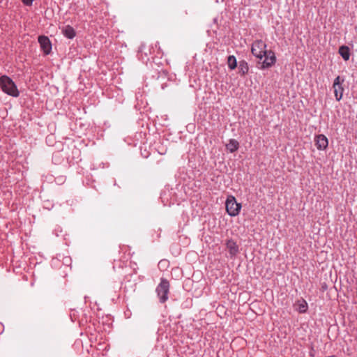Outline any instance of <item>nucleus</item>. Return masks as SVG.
Returning <instances> with one entry per match:
<instances>
[{
	"mask_svg": "<svg viewBox=\"0 0 357 357\" xmlns=\"http://www.w3.org/2000/svg\"><path fill=\"white\" fill-rule=\"evenodd\" d=\"M34 0H22V3L26 6H31Z\"/></svg>",
	"mask_w": 357,
	"mask_h": 357,
	"instance_id": "nucleus-16",
	"label": "nucleus"
},
{
	"mask_svg": "<svg viewBox=\"0 0 357 357\" xmlns=\"http://www.w3.org/2000/svg\"><path fill=\"white\" fill-rule=\"evenodd\" d=\"M329 357H335V356H329Z\"/></svg>",
	"mask_w": 357,
	"mask_h": 357,
	"instance_id": "nucleus-17",
	"label": "nucleus"
},
{
	"mask_svg": "<svg viewBox=\"0 0 357 357\" xmlns=\"http://www.w3.org/2000/svg\"><path fill=\"white\" fill-rule=\"evenodd\" d=\"M226 147L231 153H234L238 150L239 144L237 140L231 139L229 140V143L226 144Z\"/></svg>",
	"mask_w": 357,
	"mask_h": 357,
	"instance_id": "nucleus-11",
	"label": "nucleus"
},
{
	"mask_svg": "<svg viewBox=\"0 0 357 357\" xmlns=\"http://www.w3.org/2000/svg\"><path fill=\"white\" fill-rule=\"evenodd\" d=\"M0 86L2 91L11 96L18 97L20 95L19 91L16 84L10 77L7 75H2L0 77Z\"/></svg>",
	"mask_w": 357,
	"mask_h": 357,
	"instance_id": "nucleus-1",
	"label": "nucleus"
},
{
	"mask_svg": "<svg viewBox=\"0 0 357 357\" xmlns=\"http://www.w3.org/2000/svg\"><path fill=\"white\" fill-rule=\"evenodd\" d=\"M38 43H40L41 50L43 51L44 54L46 55L49 54L52 50V43L48 37L45 36H40L38 37Z\"/></svg>",
	"mask_w": 357,
	"mask_h": 357,
	"instance_id": "nucleus-7",
	"label": "nucleus"
},
{
	"mask_svg": "<svg viewBox=\"0 0 357 357\" xmlns=\"http://www.w3.org/2000/svg\"><path fill=\"white\" fill-rule=\"evenodd\" d=\"M238 70H239V73H241L242 75H245V74H247L248 73V70H249L248 63L245 61H240L239 66H238Z\"/></svg>",
	"mask_w": 357,
	"mask_h": 357,
	"instance_id": "nucleus-13",
	"label": "nucleus"
},
{
	"mask_svg": "<svg viewBox=\"0 0 357 357\" xmlns=\"http://www.w3.org/2000/svg\"><path fill=\"white\" fill-rule=\"evenodd\" d=\"M266 44L261 40L253 43L251 48L252 54L260 60L264 56L266 52Z\"/></svg>",
	"mask_w": 357,
	"mask_h": 357,
	"instance_id": "nucleus-3",
	"label": "nucleus"
},
{
	"mask_svg": "<svg viewBox=\"0 0 357 357\" xmlns=\"http://www.w3.org/2000/svg\"><path fill=\"white\" fill-rule=\"evenodd\" d=\"M60 29L63 35L68 39H73L76 35L75 29L70 25L63 26Z\"/></svg>",
	"mask_w": 357,
	"mask_h": 357,
	"instance_id": "nucleus-10",
	"label": "nucleus"
},
{
	"mask_svg": "<svg viewBox=\"0 0 357 357\" xmlns=\"http://www.w3.org/2000/svg\"><path fill=\"white\" fill-rule=\"evenodd\" d=\"M227 64L230 69L234 70L236 68L237 62L234 56H229L227 59Z\"/></svg>",
	"mask_w": 357,
	"mask_h": 357,
	"instance_id": "nucleus-14",
	"label": "nucleus"
},
{
	"mask_svg": "<svg viewBox=\"0 0 357 357\" xmlns=\"http://www.w3.org/2000/svg\"><path fill=\"white\" fill-rule=\"evenodd\" d=\"M169 282L165 279H162L160 283L156 288V292L161 303H165L168 299L167 294L169 292Z\"/></svg>",
	"mask_w": 357,
	"mask_h": 357,
	"instance_id": "nucleus-4",
	"label": "nucleus"
},
{
	"mask_svg": "<svg viewBox=\"0 0 357 357\" xmlns=\"http://www.w3.org/2000/svg\"><path fill=\"white\" fill-rule=\"evenodd\" d=\"M298 310L300 312H305L307 310V303L303 301V303L299 305Z\"/></svg>",
	"mask_w": 357,
	"mask_h": 357,
	"instance_id": "nucleus-15",
	"label": "nucleus"
},
{
	"mask_svg": "<svg viewBox=\"0 0 357 357\" xmlns=\"http://www.w3.org/2000/svg\"><path fill=\"white\" fill-rule=\"evenodd\" d=\"M315 146L318 150H325L328 145V138L324 135H318L314 137Z\"/></svg>",
	"mask_w": 357,
	"mask_h": 357,
	"instance_id": "nucleus-8",
	"label": "nucleus"
},
{
	"mask_svg": "<svg viewBox=\"0 0 357 357\" xmlns=\"http://www.w3.org/2000/svg\"><path fill=\"white\" fill-rule=\"evenodd\" d=\"M226 211L230 216H236L238 215L241 208V204L237 203L236 198L229 195L227 197L226 203H225Z\"/></svg>",
	"mask_w": 357,
	"mask_h": 357,
	"instance_id": "nucleus-2",
	"label": "nucleus"
},
{
	"mask_svg": "<svg viewBox=\"0 0 357 357\" xmlns=\"http://www.w3.org/2000/svg\"><path fill=\"white\" fill-rule=\"evenodd\" d=\"M226 246L231 257L236 256L239 252L238 245L231 239L227 241Z\"/></svg>",
	"mask_w": 357,
	"mask_h": 357,
	"instance_id": "nucleus-9",
	"label": "nucleus"
},
{
	"mask_svg": "<svg viewBox=\"0 0 357 357\" xmlns=\"http://www.w3.org/2000/svg\"><path fill=\"white\" fill-rule=\"evenodd\" d=\"M344 79L337 76L333 82V88L334 90V95L337 101H340L342 98L344 88L342 84Z\"/></svg>",
	"mask_w": 357,
	"mask_h": 357,
	"instance_id": "nucleus-5",
	"label": "nucleus"
},
{
	"mask_svg": "<svg viewBox=\"0 0 357 357\" xmlns=\"http://www.w3.org/2000/svg\"><path fill=\"white\" fill-rule=\"evenodd\" d=\"M339 53L345 61H348L350 57L349 48L347 46L342 45L339 48Z\"/></svg>",
	"mask_w": 357,
	"mask_h": 357,
	"instance_id": "nucleus-12",
	"label": "nucleus"
},
{
	"mask_svg": "<svg viewBox=\"0 0 357 357\" xmlns=\"http://www.w3.org/2000/svg\"><path fill=\"white\" fill-rule=\"evenodd\" d=\"M264 57H265V59L261 63V66L259 67V68L261 70L271 68L276 62V57L275 53L271 50L266 51V54H264Z\"/></svg>",
	"mask_w": 357,
	"mask_h": 357,
	"instance_id": "nucleus-6",
	"label": "nucleus"
}]
</instances>
